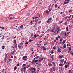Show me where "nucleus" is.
<instances>
[{
    "instance_id": "4be33fe9",
    "label": "nucleus",
    "mask_w": 73,
    "mask_h": 73,
    "mask_svg": "<svg viewBox=\"0 0 73 73\" xmlns=\"http://www.w3.org/2000/svg\"><path fill=\"white\" fill-rule=\"evenodd\" d=\"M52 64H51V63L48 64V65H49V66H52Z\"/></svg>"
},
{
    "instance_id": "39448f33",
    "label": "nucleus",
    "mask_w": 73,
    "mask_h": 73,
    "mask_svg": "<svg viewBox=\"0 0 73 73\" xmlns=\"http://www.w3.org/2000/svg\"><path fill=\"white\" fill-rule=\"evenodd\" d=\"M31 69L33 70H36V68H34L33 67H32L31 68Z\"/></svg>"
},
{
    "instance_id": "4d7b16f0",
    "label": "nucleus",
    "mask_w": 73,
    "mask_h": 73,
    "mask_svg": "<svg viewBox=\"0 0 73 73\" xmlns=\"http://www.w3.org/2000/svg\"><path fill=\"white\" fill-rule=\"evenodd\" d=\"M52 68L53 69H55V67H54V66Z\"/></svg>"
},
{
    "instance_id": "a19ab883",
    "label": "nucleus",
    "mask_w": 73,
    "mask_h": 73,
    "mask_svg": "<svg viewBox=\"0 0 73 73\" xmlns=\"http://www.w3.org/2000/svg\"><path fill=\"white\" fill-rule=\"evenodd\" d=\"M18 46L19 48H21V46L20 45H18Z\"/></svg>"
},
{
    "instance_id": "58836bf2",
    "label": "nucleus",
    "mask_w": 73,
    "mask_h": 73,
    "mask_svg": "<svg viewBox=\"0 0 73 73\" xmlns=\"http://www.w3.org/2000/svg\"><path fill=\"white\" fill-rule=\"evenodd\" d=\"M56 47L55 46L54 47H53V49H54V50L56 49Z\"/></svg>"
},
{
    "instance_id": "f8f14e48",
    "label": "nucleus",
    "mask_w": 73,
    "mask_h": 73,
    "mask_svg": "<svg viewBox=\"0 0 73 73\" xmlns=\"http://www.w3.org/2000/svg\"><path fill=\"white\" fill-rule=\"evenodd\" d=\"M38 58H40V57L39 56H37L35 57V59H38Z\"/></svg>"
},
{
    "instance_id": "473e14b6",
    "label": "nucleus",
    "mask_w": 73,
    "mask_h": 73,
    "mask_svg": "<svg viewBox=\"0 0 73 73\" xmlns=\"http://www.w3.org/2000/svg\"><path fill=\"white\" fill-rule=\"evenodd\" d=\"M64 24L65 25H68V23L67 22H65L64 23Z\"/></svg>"
},
{
    "instance_id": "1a4fd4ad",
    "label": "nucleus",
    "mask_w": 73,
    "mask_h": 73,
    "mask_svg": "<svg viewBox=\"0 0 73 73\" xmlns=\"http://www.w3.org/2000/svg\"><path fill=\"white\" fill-rule=\"evenodd\" d=\"M46 12L47 14H49V13L50 12L48 10H46Z\"/></svg>"
},
{
    "instance_id": "7ed1b4c3",
    "label": "nucleus",
    "mask_w": 73,
    "mask_h": 73,
    "mask_svg": "<svg viewBox=\"0 0 73 73\" xmlns=\"http://www.w3.org/2000/svg\"><path fill=\"white\" fill-rule=\"evenodd\" d=\"M42 49L43 50H46V48L45 47V46H42Z\"/></svg>"
},
{
    "instance_id": "a878e982",
    "label": "nucleus",
    "mask_w": 73,
    "mask_h": 73,
    "mask_svg": "<svg viewBox=\"0 0 73 73\" xmlns=\"http://www.w3.org/2000/svg\"><path fill=\"white\" fill-rule=\"evenodd\" d=\"M9 19H10V20H13V18L12 17H10L9 18Z\"/></svg>"
},
{
    "instance_id": "052dcab7",
    "label": "nucleus",
    "mask_w": 73,
    "mask_h": 73,
    "mask_svg": "<svg viewBox=\"0 0 73 73\" xmlns=\"http://www.w3.org/2000/svg\"><path fill=\"white\" fill-rule=\"evenodd\" d=\"M33 22H32V21H31V22H30V24H33V23H32Z\"/></svg>"
},
{
    "instance_id": "a18cd8bd",
    "label": "nucleus",
    "mask_w": 73,
    "mask_h": 73,
    "mask_svg": "<svg viewBox=\"0 0 73 73\" xmlns=\"http://www.w3.org/2000/svg\"><path fill=\"white\" fill-rule=\"evenodd\" d=\"M20 44L21 45V46H22V45H23V43H21Z\"/></svg>"
},
{
    "instance_id": "393cba45",
    "label": "nucleus",
    "mask_w": 73,
    "mask_h": 73,
    "mask_svg": "<svg viewBox=\"0 0 73 73\" xmlns=\"http://www.w3.org/2000/svg\"><path fill=\"white\" fill-rule=\"evenodd\" d=\"M68 50L69 51H70L71 50V47H68Z\"/></svg>"
},
{
    "instance_id": "412c9836",
    "label": "nucleus",
    "mask_w": 73,
    "mask_h": 73,
    "mask_svg": "<svg viewBox=\"0 0 73 73\" xmlns=\"http://www.w3.org/2000/svg\"><path fill=\"white\" fill-rule=\"evenodd\" d=\"M50 21H49V20H48V21H47V23L48 24H49V23H50Z\"/></svg>"
},
{
    "instance_id": "4468645a",
    "label": "nucleus",
    "mask_w": 73,
    "mask_h": 73,
    "mask_svg": "<svg viewBox=\"0 0 73 73\" xmlns=\"http://www.w3.org/2000/svg\"><path fill=\"white\" fill-rule=\"evenodd\" d=\"M60 42L62 41H63V38H61L60 39Z\"/></svg>"
},
{
    "instance_id": "774afa93",
    "label": "nucleus",
    "mask_w": 73,
    "mask_h": 73,
    "mask_svg": "<svg viewBox=\"0 0 73 73\" xmlns=\"http://www.w3.org/2000/svg\"><path fill=\"white\" fill-rule=\"evenodd\" d=\"M54 66H56V63L54 64H53Z\"/></svg>"
},
{
    "instance_id": "f3484780",
    "label": "nucleus",
    "mask_w": 73,
    "mask_h": 73,
    "mask_svg": "<svg viewBox=\"0 0 73 73\" xmlns=\"http://www.w3.org/2000/svg\"><path fill=\"white\" fill-rule=\"evenodd\" d=\"M63 48H66V44H64Z\"/></svg>"
},
{
    "instance_id": "c756f323",
    "label": "nucleus",
    "mask_w": 73,
    "mask_h": 73,
    "mask_svg": "<svg viewBox=\"0 0 73 73\" xmlns=\"http://www.w3.org/2000/svg\"><path fill=\"white\" fill-rule=\"evenodd\" d=\"M38 20V19H37L36 20H35V21L34 22L35 23H36V21H37Z\"/></svg>"
},
{
    "instance_id": "5fc2aeb1",
    "label": "nucleus",
    "mask_w": 73,
    "mask_h": 73,
    "mask_svg": "<svg viewBox=\"0 0 73 73\" xmlns=\"http://www.w3.org/2000/svg\"><path fill=\"white\" fill-rule=\"evenodd\" d=\"M66 29L67 30V31H68V27H66Z\"/></svg>"
},
{
    "instance_id": "0e129e2a",
    "label": "nucleus",
    "mask_w": 73,
    "mask_h": 73,
    "mask_svg": "<svg viewBox=\"0 0 73 73\" xmlns=\"http://www.w3.org/2000/svg\"><path fill=\"white\" fill-rule=\"evenodd\" d=\"M57 31H59V28H57Z\"/></svg>"
},
{
    "instance_id": "72a5a7b5",
    "label": "nucleus",
    "mask_w": 73,
    "mask_h": 73,
    "mask_svg": "<svg viewBox=\"0 0 73 73\" xmlns=\"http://www.w3.org/2000/svg\"><path fill=\"white\" fill-rule=\"evenodd\" d=\"M25 66H26V64H23V67H24V66H25Z\"/></svg>"
},
{
    "instance_id": "cd10ccee",
    "label": "nucleus",
    "mask_w": 73,
    "mask_h": 73,
    "mask_svg": "<svg viewBox=\"0 0 73 73\" xmlns=\"http://www.w3.org/2000/svg\"><path fill=\"white\" fill-rule=\"evenodd\" d=\"M16 69H17V67L16 66H15L14 68V70H16Z\"/></svg>"
},
{
    "instance_id": "0eeeda50",
    "label": "nucleus",
    "mask_w": 73,
    "mask_h": 73,
    "mask_svg": "<svg viewBox=\"0 0 73 73\" xmlns=\"http://www.w3.org/2000/svg\"><path fill=\"white\" fill-rule=\"evenodd\" d=\"M66 40H64L63 41V42H62V44H65V41H66Z\"/></svg>"
},
{
    "instance_id": "b1692460",
    "label": "nucleus",
    "mask_w": 73,
    "mask_h": 73,
    "mask_svg": "<svg viewBox=\"0 0 73 73\" xmlns=\"http://www.w3.org/2000/svg\"><path fill=\"white\" fill-rule=\"evenodd\" d=\"M33 41V40H32L31 39H29V42H31V41Z\"/></svg>"
},
{
    "instance_id": "f257e3e1",
    "label": "nucleus",
    "mask_w": 73,
    "mask_h": 73,
    "mask_svg": "<svg viewBox=\"0 0 73 73\" xmlns=\"http://www.w3.org/2000/svg\"><path fill=\"white\" fill-rule=\"evenodd\" d=\"M23 59H22L23 61H27V60H28V58H27V56H24L23 57Z\"/></svg>"
},
{
    "instance_id": "bf43d9fd",
    "label": "nucleus",
    "mask_w": 73,
    "mask_h": 73,
    "mask_svg": "<svg viewBox=\"0 0 73 73\" xmlns=\"http://www.w3.org/2000/svg\"><path fill=\"white\" fill-rule=\"evenodd\" d=\"M38 65L39 66H41V64H38Z\"/></svg>"
},
{
    "instance_id": "5701e85b",
    "label": "nucleus",
    "mask_w": 73,
    "mask_h": 73,
    "mask_svg": "<svg viewBox=\"0 0 73 73\" xmlns=\"http://www.w3.org/2000/svg\"><path fill=\"white\" fill-rule=\"evenodd\" d=\"M48 9H49V12H50V11L52 10V9H50V8H49Z\"/></svg>"
},
{
    "instance_id": "603ef678",
    "label": "nucleus",
    "mask_w": 73,
    "mask_h": 73,
    "mask_svg": "<svg viewBox=\"0 0 73 73\" xmlns=\"http://www.w3.org/2000/svg\"><path fill=\"white\" fill-rule=\"evenodd\" d=\"M14 53V51H13V52H11V54H13Z\"/></svg>"
},
{
    "instance_id": "7c9ffc66",
    "label": "nucleus",
    "mask_w": 73,
    "mask_h": 73,
    "mask_svg": "<svg viewBox=\"0 0 73 73\" xmlns=\"http://www.w3.org/2000/svg\"><path fill=\"white\" fill-rule=\"evenodd\" d=\"M63 22H64V21H61V22L60 23V24H61Z\"/></svg>"
},
{
    "instance_id": "6e6d98bb",
    "label": "nucleus",
    "mask_w": 73,
    "mask_h": 73,
    "mask_svg": "<svg viewBox=\"0 0 73 73\" xmlns=\"http://www.w3.org/2000/svg\"><path fill=\"white\" fill-rule=\"evenodd\" d=\"M1 28L3 30L4 29V27H1Z\"/></svg>"
},
{
    "instance_id": "ddd939ff",
    "label": "nucleus",
    "mask_w": 73,
    "mask_h": 73,
    "mask_svg": "<svg viewBox=\"0 0 73 73\" xmlns=\"http://www.w3.org/2000/svg\"><path fill=\"white\" fill-rule=\"evenodd\" d=\"M35 60H33L31 62V63L32 64H34V63L35 62Z\"/></svg>"
},
{
    "instance_id": "9b49d317",
    "label": "nucleus",
    "mask_w": 73,
    "mask_h": 73,
    "mask_svg": "<svg viewBox=\"0 0 73 73\" xmlns=\"http://www.w3.org/2000/svg\"><path fill=\"white\" fill-rule=\"evenodd\" d=\"M54 57V56L53 55H52L50 57V58H53Z\"/></svg>"
},
{
    "instance_id": "423d86ee",
    "label": "nucleus",
    "mask_w": 73,
    "mask_h": 73,
    "mask_svg": "<svg viewBox=\"0 0 73 73\" xmlns=\"http://www.w3.org/2000/svg\"><path fill=\"white\" fill-rule=\"evenodd\" d=\"M69 1H70V0H68V1H67V2H64V4H66L68 3H69Z\"/></svg>"
},
{
    "instance_id": "6e6552de",
    "label": "nucleus",
    "mask_w": 73,
    "mask_h": 73,
    "mask_svg": "<svg viewBox=\"0 0 73 73\" xmlns=\"http://www.w3.org/2000/svg\"><path fill=\"white\" fill-rule=\"evenodd\" d=\"M34 37H35V38H36V37H37V35H36V34H35L34 35Z\"/></svg>"
},
{
    "instance_id": "ea45409f",
    "label": "nucleus",
    "mask_w": 73,
    "mask_h": 73,
    "mask_svg": "<svg viewBox=\"0 0 73 73\" xmlns=\"http://www.w3.org/2000/svg\"><path fill=\"white\" fill-rule=\"evenodd\" d=\"M35 63H36V62L38 61V60H35Z\"/></svg>"
},
{
    "instance_id": "2eb2a0df",
    "label": "nucleus",
    "mask_w": 73,
    "mask_h": 73,
    "mask_svg": "<svg viewBox=\"0 0 73 73\" xmlns=\"http://www.w3.org/2000/svg\"><path fill=\"white\" fill-rule=\"evenodd\" d=\"M63 65H64V64H61V63H60L59 64V66H63Z\"/></svg>"
},
{
    "instance_id": "864d4df0",
    "label": "nucleus",
    "mask_w": 73,
    "mask_h": 73,
    "mask_svg": "<svg viewBox=\"0 0 73 73\" xmlns=\"http://www.w3.org/2000/svg\"><path fill=\"white\" fill-rule=\"evenodd\" d=\"M66 60H65L64 62V64H66Z\"/></svg>"
},
{
    "instance_id": "13d9d810",
    "label": "nucleus",
    "mask_w": 73,
    "mask_h": 73,
    "mask_svg": "<svg viewBox=\"0 0 73 73\" xmlns=\"http://www.w3.org/2000/svg\"><path fill=\"white\" fill-rule=\"evenodd\" d=\"M70 54H72V51H70Z\"/></svg>"
},
{
    "instance_id": "a211bd4d",
    "label": "nucleus",
    "mask_w": 73,
    "mask_h": 73,
    "mask_svg": "<svg viewBox=\"0 0 73 73\" xmlns=\"http://www.w3.org/2000/svg\"><path fill=\"white\" fill-rule=\"evenodd\" d=\"M50 53L51 54H53V53H54V52H53V50H52L50 52Z\"/></svg>"
},
{
    "instance_id": "09e8293b",
    "label": "nucleus",
    "mask_w": 73,
    "mask_h": 73,
    "mask_svg": "<svg viewBox=\"0 0 73 73\" xmlns=\"http://www.w3.org/2000/svg\"><path fill=\"white\" fill-rule=\"evenodd\" d=\"M8 60L9 61H12V59H9Z\"/></svg>"
},
{
    "instance_id": "3c124183",
    "label": "nucleus",
    "mask_w": 73,
    "mask_h": 73,
    "mask_svg": "<svg viewBox=\"0 0 73 73\" xmlns=\"http://www.w3.org/2000/svg\"><path fill=\"white\" fill-rule=\"evenodd\" d=\"M30 65H27V68H28V67H29V66Z\"/></svg>"
},
{
    "instance_id": "79ce46f5",
    "label": "nucleus",
    "mask_w": 73,
    "mask_h": 73,
    "mask_svg": "<svg viewBox=\"0 0 73 73\" xmlns=\"http://www.w3.org/2000/svg\"><path fill=\"white\" fill-rule=\"evenodd\" d=\"M2 48L3 49H4V46H2Z\"/></svg>"
},
{
    "instance_id": "bb28decb",
    "label": "nucleus",
    "mask_w": 73,
    "mask_h": 73,
    "mask_svg": "<svg viewBox=\"0 0 73 73\" xmlns=\"http://www.w3.org/2000/svg\"><path fill=\"white\" fill-rule=\"evenodd\" d=\"M59 58L60 59H61V58H62V57L61 56V55H59Z\"/></svg>"
},
{
    "instance_id": "9d476101",
    "label": "nucleus",
    "mask_w": 73,
    "mask_h": 73,
    "mask_svg": "<svg viewBox=\"0 0 73 73\" xmlns=\"http://www.w3.org/2000/svg\"><path fill=\"white\" fill-rule=\"evenodd\" d=\"M48 42H46V43L44 44V46H45V45H47V44H48Z\"/></svg>"
},
{
    "instance_id": "680f3d73",
    "label": "nucleus",
    "mask_w": 73,
    "mask_h": 73,
    "mask_svg": "<svg viewBox=\"0 0 73 73\" xmlns=\"http://www.w3.org/2000/svg\"><path fill=\"white\" fill-rule=\"evenodd\" d=\"M36 45H39V46H40V45H41V44H36Z\"/></svg>"
},
{
    "instance_id": "8fccbe9b",
    "label": "nucleus",
    "mask_w": 73,
    "mask_h": 73,
    "mask_svg": "<svg viewBox=\"0 0 73 73\" xmlns=\"http://www.w3.org/2000/svg\"><path fill=\"white\" fill-rule=\"evenodd\" d=\"M39 70H40V68H38V69L37 70V72H39Z\"/></svg>"
},
{
    "instance_id": "4c0bfd02",
    "label": "nucleus",
    "mask_w": 73,
    "mask_h": 73,
    "mask_svg": "<svg viewBox=\"0 0 73 73\" xmlns=\"http://www.w3.org/2000/svg\"><path fill=\"white\" fill-rule=\"evenodd\" d=\"M48 20H52V17L50 18Z\"/></svg>"
},
{
    "instance_id": "338daca9",
    "label": "nucleus",
    "mask_w": 73,
    "mask_h": 73,
    "mask_svg": "<svg viewBox=\"0 0 73 73\" xmlns=\"http://www.w3.org/2000/svg\"><path fill=\"white\" fill-rule=\"evenodd\" d=\"M73 11V10H70L69 11V12H72Z\"/></svg>"
},
{
    "instance_id": "f704fd0d",
    "label": "nucleus",
    "mask_w": 73,
    "mask_h": 73,
    "mask_svg": "<svg viewBox=\"0 0 73 73\" xmlns=\"http://www.w3.org/2000/svg\"><path fill=\"white\" fill-rule=\"evenodd\" d=\"M32 20H33V19H35V20H36V19L35 18H35L34 17H32Z\"/></svg>"
},
{
    "instance_id": "c9c22d12",
    "label": "nucleus",
    "mask_w": 73,
    "mask_h": 73,
    "mask_svg": "<svg viewBox=\"0 0 73 73\" xmlns=\"http://www.w3.org/2000/svg\"><path fill=\"white\" fill-rule=\"evenodd\" d=\"M23 27V25H21V26H20V28H22Z\"/></svg>"
},
{
    "instance_id": "37998d69",
    "label": "nucleus",
    "mask_w": 73,
    "mask_h": 73,
    "mask_svg": "<svg viewBox=\"0 0 73 73\" xmlns=\"http://www.w3.org/2000/svg\"><path fill=\"white\" fill-rule=\"evenodd\" d=\"M66 32H65V33H64L65 34V36H67V34H66Z\"/></svg>"
},
{
    "instance_id": "6ab92c4d",
    "label": "nucleus",
    "mask_w": 73,
    "mask_h": 73,
    "mask_svg": "<svg viewBox=\"0 0 73 73\" xmlns=\"http://www.w3.org/2000/svg\"><path fill=\"white\" fill-rule=\"evenodd\" d=\"M72 71L71 70H69V71H68V73H72Z\"/></svg>"
},
{
    "instance_id": "20e7f679",
    "label": "nucleus",
    "mask_w": 73,
    "mask_h": 73,
    "mask_svg": "<svg viewBox=\"0 0 73 73\" xmlns=\"http://www.w3.org/2000/svg\"><path fill=\"white\" fill-rule=\"evenodd\" d=\"M64 59H62L60 60V62L62 64L64 63Z\"/></svg>"
},
{
    "instance_id": "dca6fc26",
    "label": "nucleus",
    "mask_w": 73,
    "mask_h": 73,
    "mask_svg": "<svg viewBox=\"0 0 73 73\" xmlns=\"http://www.w3.org/2000/svg\"><path fill=\"white\" fill-rule=\"evenodd\" d=\"M23 70H24V72H25V70H26V67H24L23 68Z\"/></svg>"
},
{
    "instance_id": "49530a36",
    "label": "nucleus",
    "mask_w": 73,
    "mask_h": 73,
    "mask_svg": "<svg viewBox=\"0 0 73 73\" xmlns=\"http://www.w3.org/2000/svg\"><path fill=\"white\" fill-rule=\"evenodd\" d=\"M28 42H26L25 43V45H27V44H28Z\"/></svg>"
},
{
    "instance_id": "aec40b11",
    "label": "nucleus",
    "mask_w": 73,
    "mask_h": 73,
    "mask_svg": "<svg viewBox=\"0 0 73 73\" xmlns=\"http://www.w3.org/2000/svg\"><path fill=\"white\" fill-rule=\"evenodd\" d=\"M13 42L14 44H16V40H14Z\"/></svg>"
},
{
    "instance_id": "69168bd1",
    "label": "nucleus",
    "mask_w": 73,
    "mask_h": 73,
    "mask_svg": "<svg viewBox=\"0 0 73 73\" xmlns=\"http://www.w3.org/2000/svg\"><path fill=\"white\" fill-rule=\"evenodd\" d=\"M57 38H56V40H58V37H56Z\"/></svg>"
},
{
    "instance_id": "de8ad7c7",
    "label": "nucleus",
    "mask_w": 73,
    "mask_h": 73,
    "mask_svg": "<svg viewBox=\"0 0 73 73\" xmlns=\"http://www.w3.org/2000/svg\"><path fill=\"white\" fill-rule=\"evenodd\" d=\"M67 67H67V65H65V68H67Z\"/></svg>"
},
{
    "instance_id": "e433bc0d",
    "label": "nucleus",
    "mask_w": 73,
    "mask_h": 73,
    "mask_svg": "<svg viewBox=\"0 0 73 73\" xmlns=\"http://www.w3.org/2000/svg\"><path fill=\"white\" fill-rule=\"evenodd\" d=\"M41 61H42V58H41L39 60V62H41Z\"/></svg>"
},
{
    "instance_id": "c85d7f7f",
    "label": "nucleus",
    "mask_w": 73,
    "mask_h": 73,
    "mask_svg": "<svg viewBox=\"0 0 73 73\" xmlns=\"http://www.w3.org/2000/svg\"><path fill=\"white\" fill-rule=\"evenodd\" d=\"M55 8H57V5L56 4L55 5Z\"/></svg>"
},
{
    "instance_id": "f03ea898",
    "label": "nucleus",
    "mask_w": 73,
    "mask_h": 73,
    "mask_svg": "<svg viewBox=\"0 0 73 73\" xmlns=\"http://www.w3.org/2000/svg\"><path fill=\"white\" fill-rule=\"evenodd\" d=\"M57 52H59V53H60L61 52V48H58V50H57Z\"/></svg>"
},
{
    "instance_id": "2f4dec72",
    "label": "nucleus",
    "mask_w": 73,
    "mask_h": 73,
    "mask_svg": "<svg viewBox=\"0 0 73 73\" xmlns=\"http://www.w3.org/2000/svg\"><path fill=\"white\" fill-rule=\"evenodd\" d=\"M21 71H22V72H23L24 71V70H23V68H22L21 70Z\"/></svg>"
},
{
    "instance_id": "e2e57ef3",
    "label": "nucleus",
    "mask_w": 73,
    "mask_h": 73,
    "mask_svg": "<svg viewBox=\"0 0 73 73\" xmlns=\"http://www.w3.org/2000/svg\"><path fill=\"white\" fill-rule=\"evenodd\" d=\"M52 64L53 65H54V64H56V62H55V63H54V62H52Z\"/></svg>"
},
{
    "instance_id": "c03bdc74",
    "label": "nucleus",
    "mask_w": 73,
    "mask_h": 73,
    "mask_svg": "<svg viewBox=\"0 0 73 73\" xmlns=\"http://www.w3.org/2000/svg\"><path fill=\"white\" fill-rule=\"evenodd\" d=\"M35 17V19H36H36H39V18H38V17H37V16H36Z\"/></svg>"
}]
</instances>
